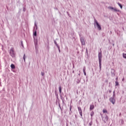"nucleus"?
Instances as JSON below:
<instances>
[{
	"label": "nucleus",
	"mask_w": 126,
	"mask_h": 126,
	"mask_svg": "<svg viewBox=\"0 0 126 126\" xmlns=\"http://www.w3.org/2000/svg\"><path fill=\"white\" fill-rule=\"evenodd\" d=\"M111 9H112V10L113 11H116L117 12H119V11H120V10L119 9H118L117 8H113V7H111Z\"/></svg>",
	"instance_id": "7"
},
{
	"label": "nucleus",
	"mask_w": 126,
	"mask_h": 126,
	"mask_svg": "<svg viewBox=\"0 0 126 126\" xmlns=\"http://www.w3.org/2000/svg\"><path fill=\"white\" fill-rule=\"evenodd\" d=\"M75 117H76V115H75Z\"/></svg>",
	"instance_id": "39"
},
{
	"label": "nucleus",
	"mask_w": 126,
	"mask_h": 126,
	"mask_svg": "<svg viewBox=\"0 0 126 126\" xmlns=\"http://www.w3.org/2000/svg\"><path fill=\"white\" fill-rule=\"evenodd\" d=\"M92 118H91V122H90V123H89V126H92V124H93V123H92Z\"/></svg>",
	"instance_id": "18"
},
{
	"label": "nucleus",
	"mask_w": 126,
	"mask_h": 126,
	"mask_svg": "<svg viewBox=\"0 0 126 126\" xmlns=\"http://www.w3.org/2000/svg\"><path fill=\"white\" fill-rule=\"evenodd\" d=\"M111 7H108V8H110Z\"/></svg>",
	"instance_id": "34"
},
{
	"label": "nucleus",
	"mask_w": 126,
	"mask_h": 126,
	"mask_svg": "<svg viewBox=\"0 0 126 126\" xmlns=\"http://www.w3.org/2000/svg\"><path fill=\"white\" fill-rule=\"evenodd\" d=\"M56 96H58V94H56Z\"/></svg>",
	"instance_id": "35"
},
{
	"label": "nucleus",
	"mask_w": 126,
	"mask_h": 126,
	"mask_svg": "<svg viewBox=\"0 0 126 126\" xmlns=\"http://www.w3.org/2000/svg\"><path fill=\"white\" fill-rule=\"evenodd\" d=\"M76 82L77 83H79V82H80V79H79V78H77V79H76Z\"/></svg>",
	"instance_id": "12"
},
{
	"label": "nucleus",
	"mask_w": 126,
	"mask_h": 126,
	"mask_svg": "<svg viewBox=\"0 0 126 126\" xmlns=\"http://www.w3.org/2000/svg\"><path fill=\"white\" fill-rule=\"evenodd\" d=\"M80 40L82 45H85V41H84V39L82 37H80Z\"/></svg>",
	"instance_id": "5"
},
{
	"label": "nucleus",
	"mask_w": 126,
	"mask_h": 126,
	"mask_svg": "<svg viewBox=\"0 0 126 126\" xmlns=\"http://www.w3.org/2000/svg\"><path fill=\"white\" fill-rule=\"evenodd\" d=\"M125 80V78H123V79H122V81H124Z\"/></svg>",
	"instance_id": "31"
},
{
	"label": "nucleus",
	"mask_w": 126,
	"mask_h": 126,
	"mask_svg": "<svg viewBox=\"0 0 126 126\" xmlns=\"http://www.w3.org/2000/svg\"><path fill=\"white\" fill-rule=\"evenodd\" d=\"M102 120L104 121V123H106L108 121V116H106L105 118L103 117Z\"/></svg>",
	"instance_id": "8"
},
{
	"label": "nucleus",
	"mask_w": 126,
	"mask_h": 126,
	"mask_svg": "<svg viewBox=\"0 0 126 126\" xmlns=\"http://www.w3.org/2000/svg\"><path fill=\"white\" fill-rule=\"evenodd\" d=\"M98 60H99V67L101 69V65L102 64V53L99 52L98 53Z\"/></svg>",
	"instance_id": "2"
},
{
	"label": "nucleus",
	"mask_w": 126,
	"mask_h": 126,
	"mask_svg": "<svg viewBox=\"0 0 126 126\" xmlns=\"http://www.w3.org/2000/svg\"><path fill=\"white\" fill-rule=\"evenodd\" d=\"M103 113H108V111H107V110L106 109H103Z\"/></svg>",
	"instance_id": "20"
},
{
	"label": "nucleus",
	"mask_w": 126,
	"mask_h": 126,
	"mask_svg": "<svg viewBox=\"0 0 126 126\" xmlns=\"http://www.w3.org/2000/svg\"><path fill=\"white\" fill-rule=\"evenodd\" d=\"M54 44H55L56 47H59V44L57 43V41H56V40H54Z\"/></svg>",
	"instance_id": "17"
},
{
	"label": "nucleus",
	"mask_w": 126,
	"mask_h": 126,
	"mask_svg": "<svg viewBox=\"0 0 126 126\" xmlns=\"http://www.w3.org/2000/svg\"><path fill=\"white\" fill-rule=\"evenodd\" d=\"M94 27H97L98 30H101V26L99 24V23L97 21L96 19H94Z\"/></svg>",
	"instance_id": "1"
},
{
	"label": "nucleus",
	"mask_w": 126,
	"mask_h": 126,
	"mask_svg": "<svg viewBox=\"0 0 126 126\" xmlns=\"http://www.w3.org/2000/svg\"><path fill=\"white\" fill-rule=\"evenodd\" d=\"M67 13H68V12H67Z\"/></svg>",
	"instance_id": "38"
},
{
	"label": "nucleus",
	"mask_w": 126,
	"mask_h": 126,
	"mask_svg": "<svg viewBox=\"0 0 126 126\" xmlns=\"http://www.w3.org/2000/svg\"><path fill=\"white\" fill-rule=\"evenodd\" d=\"M113 93H114V94H113V96H115V92H113Z\"/></svg>",
	"instance_id": "32"
},
{
	"label": "nucleus",
	"mask_w": 126,
	"mask_h": 126,
	"mask_svg": "<svg viewBox=\"0 0 126 126\" xmlns=\"http://www.w3.org/2000/svg\"><path fill=\"white\" fill-rule=\"evenodd\" d=\"M109 100H111V98H109Z\"/></svg>",
	"instance_id": "37"
},
{
	"label": "nucleus",
	"mask_w": 126,
	"mask_h": 126,
	"mask_svg": "<svg viewBox=\"0 0 126 126\" xmlns=\"http://www.w3.org/2000/svg\"><path fill=\"white\" fill-rule=\"evenodd\" d=\"M109 92H111V91H109Z\"/></svg>",
	"instance_id": "36"
},
{
	"label": "nucleus",
	"mask_w": 126,
	"mask_h": 126,
	"mask_svg": "<svg viewBox=\"0 0 126 126\" xmlns=\"http://www.w3.org/2000/svg\"><path fill=\"white\" fill-rule=\"evenodd\" d=\"M59 107H60V109H61V111H62V107H61V105H60V104H59Z\"/></svg>",
	"instance_id": "29"
},
{
	"label": "nucleus",
	"mask_w": 126,
	"mask_h": 126,
	"mask_svg": "<svg viewBox=\"0 0 126 126\" xmlns=\"http://www.w3.org/2000/svg\"><path fill=\"white\" fill-rule=\"evenodd\" d=\"M57 48H58L59 53H61V49H60V46L57 47Z\"/></svg>",
	"instance_id": "23"
},
{
	"label": "nucleus",
	"mask_w": 126,
	"mask_h": 126,
	"mask_svg": "<svg viewBox=\"0 0 126 126\" xmlns=\"http://www.w3.org/2000/svg\"><path fill=\"white\" fill-rule=\"evenodd\" d=\"M33 35L34 36H37V32L35 31L34 33H33Z\"/></svg>",
	"instance_id": "21"
},
{
	"label": "nucleus",
	"mask_w": 126,
	"mask_h": 126,
	"mask_svg": "<svg viewBox=\"0 0 126 126\" xmlns=\"http://www.w3.org/2000/svg\"><path fill=\"white\" fill-rule=\"evenodd\" d=\"M26 58V57L25 56V54L24 55L23 59L24 62H25V59Z\"/></svg>",
	"instance_id": "22"
},
{
	"label": "nucleus",
	"mask_w": 126,
	"mask_h": 126,
	"mask_svg": "<svg viewBox=\"0 0 126 126\" xmlns=\"http://www.w3.org/2000/svg\"><path fill=\"white\" fill-rule=\"evenodd\" d=\"M78 111L79 112L80 115L81 117H82V110H81V108L78 107Z\"/></svg>",
	"instance_id": "6"
},
{
	"label": "nucleus",
	"mask_w": 126,
	"mask_h": 126,
	"mask_svg": "<svg viewBox=\"0 0 126 126\" xmlns=\"http://www.w3.org/2000/svg\"><path fill=\"white\" fill-rule=\"evenodd\" d=\"M21 45L22 46V47H24V46H23V43L22 42V41H21Z\"/></svg>",
	"instance_id": "28"
},
{
	"label": "nucleus",
	"mask_w": 126,
	"mask_h": 126,
	"mask_svg": "<svg viewBox=\"0 0 126 126\" xmlns=\"http://www.w3.org/2000/svg\"><path fill=\"white\" fill-rule=\"evenodd\" d=\"M123 57L124 58V59H126V54L123 53Z\"/></svg>",
	"instance_id": "19"
},
{
	"label": "nucleus",
	"mask_w": 126,
	"mask_h": 126,
	"mask_svg": "<svg viewBox=\"0 0 126 126\" xmlns=\"http://www.w3.org/2000/svg\"><path fill=\"white\" fill-rule=\"evenodd\" d=\"M115 86L117 87V86H119V82L118 81H115Z\"/></svg>",
	"instance_id": "13"
},
{
	"label": "nucleus",
	"mask_w": 126,
	"mask_h": 126,
	"mask_svg": "<svg viewBox=\"0 0 126 126\" xmlns=\"http://www.w3.org/2000/svg\"><path fill=\"white\" fill-rule=\"evenodd\" d=\"M93 115H94V113L92 112V113H91V117H93Z\"/></svg>",
	"instance_id": "25"
},
{
	"label": "nucleus",
	"mask_w": 126,
	"mask_h": 126,
	"mask_svg": "<svg viewBox=\"0 0 126 126\" xmlns=\"http://www.w3.org/2000/svg\"><path fill=\"white\" fill-rule=\"evenodd\" d=\"M118 4L119 6H120V8L122 9L123 8V5H122L120 3H118Z\"/></svg>",
	"instance_id": "16"
},
{
	"label": "nucleus",
	"mask_w": 126,
	"mask_h": 126,
	"mask_svg": "<svg viewBox=\"0 0 126 126\" xmlns=\"http://www.w3.org/2000/svg\"><path fill=\"white\" fill-rule=\"evenodd\" d=\"M115 102H116V100L115 99V98H112L111 99V102L112 103V104H115Z\"/></svg>",
	"instance_id": "9"
},
{
	"label": "nucleus",
	"mask_w": 126,
	"mask_h": 126,
	"mask_svg": "<svg viewBox=\"0 0 126 126\" xmlns=\"http://www.w3.org/2000/svg\"><path fill=\"white\" fill-rule=\"evenodd\" d=\"M86 69L85 67H84L83 70L84 75H86V72H85Z\"/></svg>",
	"instance_id": "11"
},
{
	"label": "nucleus",
	"mask_w": 126,
	"mask_h": 126,
	"mask_svg": "<svg viewBox=\"0 0 126 126\" xmlns=\"http://www.w3.org/2000/svg\"><path fill=\"white\" fill-rule=\"evenodd\" d=\"M34 25L36 27V29H37V24H36V23H35Z\"/></svg>",
	"instance_id": "27"
},
{
	"label": "nucleus",
	"mask_w": 126,
	"mask_h": 126,
	"mask_svg": "<svg viewBox=\"0 0 126 126\" xmlns=\"http://www.w3.org/2000/svg\"><path fill=\"white\" fill-rule=\"evenodd\" d=\"M70 111H71V107H70Z\"/></svg>",
	"instance_id": "33"
},
{
	"label": "nucleus",
	"mask_w": 126,
	"mask_h": 126,
	"mask_svg": "<svg viewBox=\"0 0 126 126\" xmlns=\"http://www.w3.org/2000/svg\"><path fill=\"white\" fill-rule=\"evenodd\" d=\"M34 42L35 50H37V49H38V39L34 38Z\"/></svg>",
	"instance_id": "4"
},
{
	"label": "nucleus",
	"mask_w": 126,
	"mask_h": 126,
	"mask_svg": "<svg viewBox=\"0 0 126 126\" xmlns=\"http://www.w3.org/2000/svg\"><path fill=\"white\" fill-rule=\"evenodd\" d=\"M59 90L60 93H62V87L61 86L59 88Z\"/></svg>",
	"instance_id": "15"
},
{
	"label": "nucleus",
	"mask_w": 126,
	"mask_h": 126,
	"mask_svg": "<svg viewBox=\"0 0 126 126\" xmlns=\"http://www.w3.org/2000/svg\"><path fill=\"white\" fill-rule=\"evenodd\" d=\"M94 109V105H91L90 106V110L91 111Z\"/></svg>",
	"instance_id": "14"
},
{
	"label": "nucleus",
	"mask_w": 126,
	"mask_h": 126,
	"mask_svg": "<svg viewBox=\"0 0 126 126\" xmlns=\"http://www.w3.org/2000/svg\"><path fill=\"white\" fill-rule=\"evenodd\" d=\"M23 11H26V9L25 8H24H24H23Z\"/></svg>",
	"instance_id": "26"
},
{
	"label": "nucleus",
	"mask_w": 126,
	"mask_h": 126,
	"mask_svg": "<svg viewBox=\"0 0 126 126\" xmlns=\"http://www.w3.org/2000/svg\"><path fill=\"white\" fill-rule=\"evenodd\" d=\"M11 68H12V69H14V68H15V65H14V64H12L11 65Z\"/></svg>",
	"instance_id": "10"
},
{
	"label": "nucleus",
	"mask_w": 126,
	"mask_h": 126,
	"mask_svg": "<svg viewBox=\"0 0 126 126\" xmlns=\"http://www.w3.org/2000/svg\"><path fill=\"white\" fill-rule=\"evenodd\" d=\"M10 55L12 57H15V52H14V49H13V48H11L10 50Z\"/></svg>",
	"instance_id": "3"
},
{
	"label": "nucleus",
	"mask_w": 126,
	"mask_h": 126,
	"mask_svg": "<svg viewBox=\"0 0 126 126\" xmlns=\"http://www.w3.org/2000/svg\"><path fill=\"white\" fill-rule=\"evenodd\" d=\"M41 75L42 76H44L45 75V73L44 72H41Z\"/></svg>",
	"instance_id": "24"
},
{
	"label": "nucleus",
	"mask_w": 126,
	"mask_h": 126,
	"mask_svg": "<svg viewBox=\"0 0 126 126\" xmlns=\"http://www.w3.org/2000/svg\"><path fill=\"white\" fill-rule=\"evenodd\" d=\"M116 81H118V77L116 78Z\"/></svg>",
	"instance_id": "30"
}]
</instances>
